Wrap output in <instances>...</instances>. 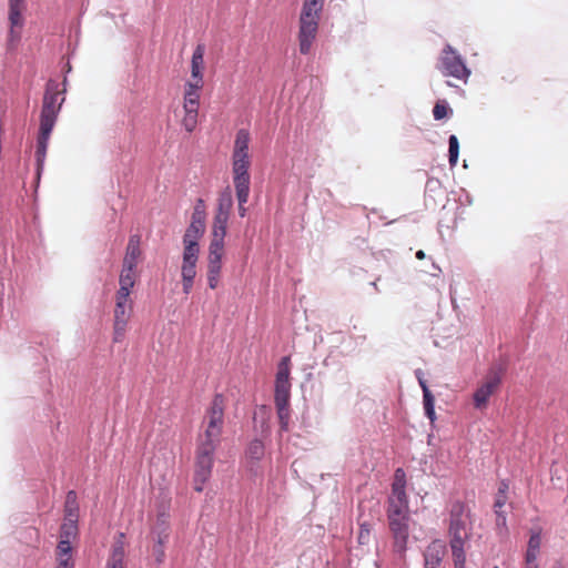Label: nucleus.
<instances>
[{"label": "nucleus", "mask_w": 568, "mask_h": 568, "mask_svg": "<svg viewBox=\"0 0 568 568\" xmlns=\"http://www.w3.org/2000/svg\"><path fill=\"white\" fill-rule=\"evenodd\" d=\"M59 95V83L54 80H49L42 101L40 113V130L37 139V149L34 154L38 175H40L41 171L43 170L50 135L55 125L61 105L64 101V98H62L61 101L58 102Z\"/></svg>", "instance_id": "1"}, {"label": "nucleus", "mask_w": 568, "mask_h": 568, "mask_svg": "<svg viewBox=\"0 0 568 568\" xmlns=\"http://www.w3.org/2000/svg\"><path fill=\"white\" fill-rule=\"evenodd\" d=\"M291 381H290V357L284 356L277 365L274 385V404L280 422V430L287 432L291 418L290 398H291Z\"/></svg>", "instance_id": "2"}, {"label": "nucleus", "mask_w": 568, "mask_h": 568, "mask_svg": "<svg viewBox=\"0 0 568 568\" xmlns=\"http://www.w3.org/2000/svg\"><path fill=\"white\" fill-rule=\"evenodd\" d=\"M324 6L303 1L298 19V49L301 54H308L316 39L321 13Z\"/></svg>", "instance_id": "3"}, {"label": "nucleus", "mask_w": 568, "mask_h": 568, "mask_svg": "<svg viewBox=\"0 0 568 568\" xmlns=\"http://www.w3.org/2000/svg\"><path fill=\"white\" fill-rule=\"evenodd\" d=\"M219 443L211 439L197 440L195 452L194 489L197 493L203 490L204 484L210 479L214 465V454Z\"/></svg>", "instance_id": "4"}, {"label": "nucleus", "mask_w": 568, "mask_h": 568, "mask_svg": "<svg viewBox=\"0 0 568 568\" xmlns=\"http://www.w3.org/2000/svg\"><path fill=\"white\" fill-rule=\"evenodd\" d=\"M389 530L393 537V548L396 554L404 555L409 537L408 510L387 509Z\"/></svg>", "instance_id": "5"}, {"label": "nucleus", "mask_w": 568, "mask_h": 568, "mask_svg": "<svg viewBox=\"0 0 568 568\" xmlns=\"http://www.w3.org/2000/svg\"><path fill=\"white\" fill-rule=\"evenodd\" d=\"M470 510L462 500H455L449 510V537L470 538L471 535Z\"/></svg>", "instance_id": "6"}, {"label": "nucleus", "mask_w": 568, "mask_h": 568, "mask_svg": "<svg viewBox=\"0 0 568 568\" xmlns=\"http://www.w3.org/2000/svg\"><path fill=\"white\" fill-rule=\"evenodd\" d=\"M225 399L222 394H215L207 409L209 423L200 439H211L220 444L223 423H224Z\"/></svg>", "instance_id": "7"}, {"label": "nucleus", "mask_w": 568, "mask_h": 568, "mask_svg": "<svg viewBox=\"0 0 568 568\" xmlns=\"http://www.w3.org/2000/svg\"><path fill=\"white\" fill-rule=\"evenodd\" d=\"M437 68L445 77L466 80L470 75L462 55L449 44L443 49Z\"/></svg>", "instance_id": "8"}, {"label": "nucleus", "mask_w": 568, "mask_h": 568, "mask_svg": "<svg viewBox=\"0 0 568 568\" xmlns=\"http://www.w3.org/2000/svg\"><path fill=\"white\" fill-rule=\"evenodd\" d=\"M503 372L504 367L501 364L494 365L489 369L486 376V381L475 390L473 395L475 408L483 409L487 406L489 397L501 383Z\"/></svg>", "instance_id": "9"}, {"label": "nucleus", "mask_w": 568, "mask_h": 568, "mask_svg": "<svg viewBox=\"0 0 568 568\" xmlns=\"http://www.w3.org/2000/svg\"><path fill=\"white\" fill-rule=\"evenodd\" d=\"M388 509L408 510L406 474L403 468H397L394 473L392 494L388 498Z\"/></svg>", "instance_id": "10"}, {"label": "nucleus", "mask_w": 568, "mask_h": 568, "mask_svg": "<svg viewBox=\"0 0 568 568\" xmlns=\"http://www.w3.org/2000/svg\"><path fill=\"white\" fill-rule=\"evenodd\" d=\"M250 159L232 158V173L235 190H250L251 175L248 172Z\"/></svg>", "instance_id": "11"}, {"label": "nucleus", "mask_w": 568, "mask_h": 568, "mask_svg": "<svg viewBox=\"0 0 568 568\" xmlns=\"http://www.w3.org/2000/svg\"><path fill=\"white\" fill-rule=\"evenodd\" d=\"M446 554V545L439 539L433 540L424 550V568H439Z\"/></svg>", "instance_id": "12"}, {"label": "nucleus", "mask_w": 568, "mask_h": 568, "mask_svg": "<svg viewBox=\"0 0 568 568\" xmlns=\"http://www.w3.org/2000/svg\"><path fill=\"white\" fill-rule=\"evenodd\" d=\"M203 65H204V47L196 45L193 51L191 60V77L192 81L187 82V87L202 88L203 87Z\"/></svg>", "instance_id": "13"}, {"label": "nucleus", "mask_w": 568, "mask_h": 568, "mask_svg": "<svg viewBox=\"0 0 568 568\" xmlns=\"http://www.w3.org/2000/svg\"><path fill=\"white\" fill-rule=\"evenodd\" d=\"M26 9V0H9L10 42L17 41L20 34L14 31L16 27H22V11Z\"/></svg>", "instance_id": "14"}, {"label": "nucleus", "mask_w": 568, "mask_h": 568, "mask_svg": "<svg viewBox=\"0 0 568 568\" xmlns=\"http://www.w3.org/2000/svg\"><path fill=\"white\" fill-rule=\"evenodd\" d=\"M124 532H118L111 548V554L108 558L105 568H124Z\"/></svg>", "instance_id": "15"}, {"label": "nucleus", "mask_w": 568, "mask_h": 568, "mask_svg": "<svg viewBox=\"0 0 568 568\" xmlns=\"http://www.w3.org/2000/svg\"><path fill=\"white\" fill-rule=\"evenodd\" d=\"M140 236L138 234L131 235L126 246L125 256L123 258V266L129 271H135L138 260L141 255Z\"/></svg>", "instance_id": "16"}, {"label": "nucleus", "mask_w": 568, "mask_h": 568, "mask_svg": "<svg viewBox=\"0 0 568 568\" xmlns=\"http://www.w3.org/2000/svg\"><path fill=\"white\" fill-rule=\"evenodd\" d=\"M251 135L247 129H240L236 132L232 158L250 159L248 145Z\"/></svg>", "instance_id": "17"}, {"label": "nucleus", "mask_w": 568, "mask_h": 568, "mask_svg": "<svg viewBox=\"0 0 568 568\" xmlns=\"http://www.w3.org/2000/svg\"><path fill=\"white\" fill-rule=\"evenodd\" d=\"M224 244L210 242L207 255V271L221 272Z\"/></svg>", "instance_id": "18"}, {"label": "nucleus", "mask_w": 568, "mask_h": 568, "mask_svg": "<svg viewBox=\"0 0 568 568\" xmlns=\"http://www.w3.org/2000/svg\"><path fill=\"white\" fill-rule=\"evenodd\" d=\"M229 215H220L215 214L213 217V224H212V240L213 243H221L224 244V239L226 235L227 230V223H229Z\"/></svg>", "instance_id": "19"}, {"label": "nucleus", "mask_w": 568, "mask_h": 568, "mask_svg": "<svg viewBox=\"0 0 568 568\" xmlns=\"http://www.w3.org/2000/svg\"><path fill=\"white\" fill-rule=\"evenodd\" d=\"M541 545V529L536 528L530 530V537L527 545L525 561H537Z\"/></svg>", "instance_id": "20"}, {"label": "nucleus", "mask_w": 568, "mask_h": 568, "mask_svg": "<svg viewBox=\"0 0 568 568\" xmlns=\"http://www.w3.org/2000/svg\"><path fill=\"white\" fill-rule=\"evenodd\" d=\"M135 284V274L134 271H129L126 267L122 266V271L119 277V290L116 294L121 296H130L131 290Z\"/></svg>", "instance_id": "21"}, {"label": "nucleus", "mask_w": 568, "mask_h": 568, "mask_svg": "<svg viewBox=\"0 0 568 568\" xmlns=\"http://www.w3.org/2000/svg\"><path fill=\"white\" fill-rule=\"evenodd\" d=\"M232 207H233L232 190L230 186H226L219 194L215 214H220V215L222 214V215L230 216Z\"/></svg>", "instance_id": "22"}, {"label": "nucleus", "mask_w": 568, "mask_h": 568, "mask_svg": "<svg viewBox=\"0 0 568 568\" xmlns=\"http://www.w3.org/2000/svg\"><path fill=\"white\" fill-rule=\"evenodd\" d=\"M470 538L449 537V546L454 562L466 561L465 545Z\"/></svg>", "instance_id": "23"}, {"label": "nucleus", "mask_w": 568, "mask_h": 568, "mask_svg": "<svg viewBox=\"0 0 568 568\" xmlns=\"http://www.w3.org/2000/svg\"><path fill=\"white\" fill-rule=\"evenodd\" d=\"M79 518V508L77 504V494L74 490H70L67 494L65 505H64V520L69 521H78Z\"/></svg>", "instance_id": "24"}, {"label": "nucleus", "mask_w": 568, "mask_h": 568, "mask_svg": "<svg viewBox=\"0 0 568 568\" xmlns=\"http://www.w3.org/2000/svg\"><path fill=\"white\" fill-rule=\"evenodd\" d=\"M202 88H192L187 87L185 88L184 92V111H189L192 113L193 111H199V103H200V95L199 91Z\"/></svg>", "instance_id": "25"}, {"label": "nucleus", "mask_w": 568, "mask_h": 568, "mask_svg": "<svg viewBox=\"0 0 568 568\" xmlns=\"http://www.w3.org/2000/svg\"><path fill=\"white\" fill-rule=\"evenodd\" d=\"M128 302L129 296L115 294L114 321H129V314L126 313Z\"/></svg>", "instance_id": "26"}, {"label": "nucleus", "mask_w": 568, "mask_h": 568, "mask_svg": "<svg viewBox=\"0 0 568 568\" xmlns=\"http://www.w3.org/2000/svg\"><path fill=\"white\" fill-rule=\"evenodd\" d=\"M183 256L182 262H195L199 261L200 245L199 242H183Z\"/></svg>", "instance_id": "27"}, {"label": "nucleus", "mask_w": 568, "mask_h": 568, "mask_svg": "<svg viewBox=\"0 0 568 568\" xmlns=\"http://www.w3.org/2000/svg\"><path fill=\"white\" fill-rule=\"evenodd\" d=\"M423 404L426 417L430 420V424H434L436 419L435 397L430 389H425V395H423Z\"/></svg>", "instance_id": "28"}, {"label": "nucleus", "mask_w": 568, "mask_h": 568, "mask_svg": "<svg viewBox=\"0 0 568 568\" xmlns=\"http://www.w3.org/2000/svg\"><path fill=\"white\" fill-rule=\"evenodd\" d=\"M264 444L261 439H253L246 449V456L253 460H261L264 456Z\"/></svg>", "instance_id": "29"}, {"label": "nucleus", "mask_w": 568, "mask_h": 568, "mask_svg": "<svg viewBox=\"0 0 568 568\" xmlns=\"http://www.w3.org/2000/svg\"><path fill=\"white\" fill-rule=\"evenodd\" d=\"M459 156V141L455 134L448 138V162L450 168L456 166Z\"/></svg>", "instance_id": "30"}, {"label": "nucleus", "mask_w": 568, "mask_h": 568, "mask_svg": "<svg viewBox=\"0 0 568 568\" xmlns=\"http://www.w3.org/2000/svg\"><path fill=\"white\" fill-rule=\"evenodd\" d=\"M78 535V521L64 520L60 527V540H68L71 542Z\"/></svg>", "instance_id": "31"}, {"label": "nucleus", "mask_w": 568, "mask_h": 568, "mask_svg": "<svg viewBox=\"0 0 568 568\" xmlns=\"http://www.w3.org/2000/svg\"><path fill=\"white\" fill-rule=\"evenodd\" d=\"M58 562L65 560V562H73L72 560V546L68 540H60L57 547Z\"/></svg>", "instance_id": "32"}, {"label": "nucleus", "mask_w": 568, "mask_h": 568, "mask_svg": "<svg viewBox=\"0 0 568 568\" xmlns=\"http://www.w3.org/2000/svg\"><path fill=\"white\" fill-rule=\"evenodd\" d=\"M373 524L368 520H362L359 518V531L357 536L358 544L364 546L368 545L371 541Z\"/></svg>", "instance_id": "33"}, {"label": "nucleus", "mask_w": 568, "mask_h": 568, "mask_svg": "<svg viewBox=\"0 0 568 568\" xmlns=\"http://www.w3.org/2000/svg\"><path fill=\"white\" fill-rule=\"evenodd\" d=\"M235 193H236V200H237L239 215L241 217H244L247 213L245 204L248 201L250 190H243V187H241V190H235Z\"/></svg>", "instance_id": "34"}, {"label": "nucleus", "mask_w": 568, "mask_h": 568, "mask_svg": "<svg viewBox=\"0 0 568 568\" xmlns=\"http://www.w3.org/2000/svg\"><path fill=\"white\" fill-rule=\"evenodd\" d=\"M196 276V263L195 262H182L181 277L184 280L194 281Z\"/></svg>", "instance_id": "35"}, {"label": "nucleus", "mask_w": 568, "mask_h": 568, "mask_svg": "<svg viewBox=\"0 0 568 568\" xmlns=\"http://www.w3.org/2000/svg\"><path fill=\"white\" fill-rule=\"evenodd\" d=\"M448 113H453V110L447 105L445 101L437 102L433 109V116L437 121L447 116Z\"/></svg>", "instance_id": "36"}, {"label": "nucleus", "mask_w": 568, "mask_h": 568, "mask_svg": "<svg viewBox=\"0 0 568 568\" xmlns=\"http://www.w3.org/2000/svg\"><path fill=\"white\" fill-rule=\"evenodd\" d=\"M196 122H197V112L193 111L192 113H190L189 111H185V115L183 118L182 123H183L184 129L187 132H192L195 129Z\"/></svg>", "instance_id": "37"}, {"label": "nucleus", "mask_w": 568, "mask_h": 568, "mask_svg": "<svg viewBox=\"0 0 568 568\" xmlns=\"http://www.w3.org/2000/svg\"><path fill=\"white\" fill-rule=\"evenodd\" d=\"M496 515V527L499 534L507 532V519L506 514L503 509L495 510Z\"/></svg>", "instance_id": "38"}, {"label": "nucleus", "mask_w": 568, "mask_h": 568, "mask_svg": "<svg viewBox=\"0 0 568 568\" xmlns=\"http://www.w3.org/2000/svg\"><path fill=\"white\" fill-rule=\"evenodd\" d=\"M164 547H165V545H162L161 542H154V545H153V549H152L153 557H154L155 562L159 565L163 564V561L165 559Z\"/></svg>", "instance_id": "39"}, {"label": "nucleus", "mask_w": 568, "mask_h": 568, "mask_svg": "<svg viewBox=\"0 0 568 568\" xmlns=\"http://www.w3.org/2000/svg\"><path fill=\"white\" fill-rule=\"evenodd\" d=\"M203 236V233L195 230L194 227L187 226L185 233L183 235V242H199V240Z\"/></svg>", "instance_id": "40"}, {"label": "nucleus", "mask_w": 568, "mask_h": 568, "mask_svg": "<svg viewBox=\"0 0 568 568\" xmlns=\"http://www.w3.org/2000/svg\"><path fill=\"white\" fill-rule=\"evenodd\" d=\"M126 324H128V322L114 321V324H113L114 342H120L124 337Z\"/></svg>", "instance_id": "41"}, {"label": "nucleus", "mask_w": 568, "mask_h": 568, "mask_svg": "<svg viewBox=\"0 0 568 568\" xmlns=\"http://www.w3.org/2000/svg\"><path fill=\"white\" fill-rule=\"evenodd\" d=\"M152 535L154 536V542L165 545L169 540L170 531H165V528L152 529Z\"/></svg>", "instance_id": "42"}, {"label": "nucleus", "mask_w": 568, "mask_h": 568, "mask_svg": "<svg viewBox=\"0 0 568 568\" xmlns=\"http://www.w3.org/2000/svg\"><path fill=\"white\" fill-rule=\"evenodd\" d=\"M191 217L206 219L205 204H204V201L202 199H199L196 201Z\"/></svg>", "instance_id": "43"}, {"label": "nucleus", "mask_w": 568, "mask_h": 568, "mask_svg": "<svg viewBox=\"0 0 568 568\" xmlns=\"http://www.w3.org/2000/svg\"><path fill=\"white\" fill-rule=\"evenodd\" d=\"M221 272L207 271V284L211 290H214L219 285Z\"/></svg>", "instance_id": "44"}, {"label": "nucleus", "mask_w": 568, "mask_h": 568, "mask_svg": "<svg viewBox=\"0 0 568 568\" xmlns=\"http://www.w3.org/2000/svg\"><path fill=\"white\" fill-rule=\"evenodd\" d=\"M163 528H165V531H170V525H169L165 514H159L153 529H163Z\"/></svg>", "instance_id": "45"}, {"label": "nucleus", "mask_w": 568, "mask_h": 568, "mask_svg": "<svg viewBox=\"0 0 568 568\" xmlns=\"http://www.w3.org/2000/svg\"><path fill=\"white\" fill-rule=\"evenodd\" d=\"M191 227H194L195 230L200 231L201 233H205V219H197V217H191Z\"/></svg>", "instance_id": "46"}, {"label": "nucleus", "mask_w": 568, "mask_h": 568, "mask_svg": "<svg viewBox=\"0 0 568 568\" xmlns=\"http://www.w3.org/2000/svg\"><path fill=\"white\" fill-rule=\"evenodd\" d=\"M507 500V496L503 494H497L494 503V510H500Z\"/></svg>", "instance_id": "47"}, {"label": "nucleus", "mask_w": 568, "mask_h": 568, "mask_svg": "<svg viewBox=\"0 0 568 568\" xmlns=\"http://www.w3.org/2000/svg\"><path fill=\"white\" fill-rule=\"evenodd\" d=\"M194 281L182 278V290L185 295H189L193 288Z\"/></svg>", "instance_id": "48"}, {"label": "nucleus", "mask_w": 568, "mask_h": 568, "mask_svg": "<svg viewBox=\"0 0 568 568\" xmlns=\"http://www.w3.org/2000/svg\"><path fill=\"white\" fill-rule=\"evenodd\" d=\"M507 490H508V484L503 480L499 485V488H498V493L497 494H503V495H506L507 494Z\"/></svg>", "instance_id": "49"}, {"label": "nucleus", "mask_w": 568, "mask_h": 568, "mask_svg": "<svg viewBox=\"0 0 568 568\" xmlns=\"http://www.w3.org/2000/svg\"><path fill=\"white\" fill-rule=\"evenodd\" d=\"M57 568H74V562H65V560L58 562Z\"/></svg>", "instance_id": "50"}, {"label": "nucleus", "mask_w": 568, "mask_h": 568, "mask_svg": "<svg viewBox=\"0 0 568 568\" xmlns=\"http://www.w3.org/2000/svg\"><path fill=\"white\" fill-rule=\"evenodd\" d=\"M418 382H419V385H420V387H422L423 395H425V389H429V387H428V385H427L426 381H424V379L419 378V379H418Z\"/></svg>", "instance_id": "51"}, {"label": "nucleus", "mask_w": 568, "mask_h": 568, "mask_svg": "<svg viewBox=\"0 0 568 568\" xmlns=\"http://www.w3.org/2000/svg\"><path fill=\"white\" fill-rule=\"evenodd\" d=\"M526 568H538L537 561H526Z\"/></svg>", "instance_id": "52"}, {"label": "nucleus", "mask_w": 568, "mask_h": 568, "mask_svg": "<svg viewBox=\"0 0 568 568\" xmlns=\"http://www.w3.org/2000/svg\"><path fill=\"white\" fill-rule=\"evenodd\" d=\"M416 257H417L418 260H423V258H425V252H424L423 250H418V251L416 252Z\"/></svg>", "instance_id": "53"}, {"label": "nucleus", "mask_w": 568, "mask_h": 568, "mask_svg": "<svg viewBox=\"0 0 568 568\" xmlns=\"http://www.w3.org/2000/svg\"><path fill=\"white\" fill-rule=\"evenodd\" d=\"M466 561L454 562V568H465Z\"/></svg>", "instance_id": "54"}, {"label": "nucleus", "mask_w": 568, "mask_h": 568, "mask_svg": "<svg viewBox=\"0 0 568 568\" xmlns=\"http://www.w3.org/2000/svg\"><path fill=\"white\" fill-rule=\"evenodd\" d=\"M552 568H562V566L559 562H557Z\"/></svg>", "instance_id": "55"}, {"label": "nucleus", "mask_w": 568, "mask_h": 568, "mask_svg": "<svg viewBox=\"0 0 568 568\" xmlns=\"http://www.w3.org/2000/svg\"><path fill=\"white\" fill-rule=\"evenodd\" d=\"M433 267L437 268L438 271H440V268L438 266H436V264H433Z\"/></svg>", "instance_id": "56"}, {"label": "nucleus", "mask_w": 568, "mask_h": 568, "mask_svg": "<svg viewBox=\"0 0 568 568\" xmlns=\"http://www.w3.org/2000/svg\"><path fill=\"white\" fill-rule=\"evenodd\" d=\"M494 568H499L498 566H495Z\"/></svg>", "instance_id": "57"}]
</instances>
